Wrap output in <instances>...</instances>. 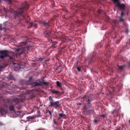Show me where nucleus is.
<instances>
[{
	"label": "nucleus",
	"instance_id": "obj_49",
	"mask_svg": "<svg viewBox=\"0 0 130 130\" xmlns=\"http://www.w3.org/2000/svg\"><path fill=\"white\" fill-rule=\"evenodd\" d=\"M129 41H130V39H129Z\"/></svg>",
	"mask_w": 130,
	"mask_h": 130
},
{
	"label": "nucleus",
	"instance_id": "obj_13",
	"mask_svg": "<svg viewBox=\"0 0 130 130\" xmlns=\"http://www.w3.org/2000/svg\"><path fill=\"white\" fill-rule=\"evenodd\" d=\"M56 83L57 86L59 87H61V84L58 81H57L56 82Z\"/></svg>",
	"mask_w": 130,
	"mask_h": 130
},
{
	"label": "nucleus",
	"instance_id": "obj_26",
	"mask_svg": "<svg viewBox=\"0 0 130 130\" xmlns=\"http://www.w3.org/2000/svg\"><path fill=\"white\" fill-rule=\"evenodd\" d=\"M110 52H109V51L108 52L106 50V53L107 54V55L109 56L110 55Z\"/></svg>",
	"mask_w": 130,
	"mask_h": 130
},
{
	"label": "nucleus",
	"instance_id": "obj_38",
	"mask_svg": "<svg viewBox=\"0 0 130 130\" xmlns=\"http://www.w3.org/2000/svg\"><path fill=\"white\" fill-rule=\"evenodd\" d=\"M129 123L130 124V119L129 120Z\"/></svg>",
	"mask_w": 130,
	"mask_h": 130
},
{
	"label": "nucleus",
	"instance_id": "obj_45",
	"mask_svg": "<svg viewBox=\"0 0 130 130\" xmlns=\"http://www.w3.org/2000/svg\"><path fill=\"white\" fill-rule=\"evenodd\" d=\"M79 105H80L81 104L79 103Z\"/></svg>",
	"mask_w": 130,
	"mask_h": 130
},
{
	"label": "nucleus",
	"instance_id": "obj_16",
	"mask_svg": "<svg viewBox=\"0 0 130 130\" xmlns=\"http://www.w3.org/2000/svg\"><path fill=\"white\" fill-rule=\"evenodd\" d=\"M82 68V66H81L80 67L77 66V69L78 71L80 72L81 71V68Z\"/></svg>",
	"mask_w": 130,
	"mask_h": 130
},
{
	"label": "nucleus",
	"instance_id": "obj_11",
	"mask_svg": "<svg viewBox=\"0 0 130 130\" xmlns=\"http://www.w3.org/2000/svg\"><path fill=\"white\" fill-rule=\"evenodd\" d=\"M112 23L115 26H117L118 25V22L116 20H114L112 21Z\"/></svg>",
	"mask_w": 130,
	"mask_h": 130
},
{
	"label": "nucleus",
	"instance_id": "obj_46",
	"mask_svg": "<svg viewBox=\"0 0 130 130\" xmlns=\"http://www.w3.org/2000/svg\"><path fill=\"white\" fill-rule=\"evenodd\" d=\"M0 113H1V111L0 110Z\"/></svg>",
	"mask_w": 130,
	"mask_h": 130
},
{
	"label": "nucleus",
	"instance_id": "obj_34",
	"mask_svg": "<svg viewBox=\"0 0 130 130\" xmlns=\"http://www.w3.org/2000/svg\"><path fill=\"white\" fill-rule=\"evenodd\" d=\"M53 121H54V123L55 124H57V123L56 122V121H55V119H54Z\"/></svg>",
	"mask_w": 130,
	"mask_h": 130
},
{
	"label": "nucleus",
	"instance_id": "obj_32",
	"mask_svg": "<svg viewBox=\"0 0 130 130\" xmlns=\"http://www.w3.org/2000/svg\"><path fill=\"white\" fill-rule=\"evenodd\" d=\"M101 11H102L101 10H98V12L100 13H101Z\"/></svg>",
	"mask_w": 130,
	"mask_h": 130
},
{
	"label": "nucleus",
	"instance_id": "obj_43",
	"mask_svg": "<svg viewBox=\"0 0 130 130\" xmlns=\"http://www.w3.org/2000/svg\"><path fill=\"white\" fill-rule=\"evenodd\" d=\"M117 130H120V129H117Z\"/></svg>",
	"mask_w": 130,
	"mask_h": 130
},
{
	"label": "nucleus",
	"instance_id": "obj_42",
	"mask_svg": "<svg viewBox=\"0 0 130 130\" xmlns=\"http://www.w3.org/2000/svg\"><path fill=\"white\" fill-rule=\"evenodd\" d=\"M46 111L47 112H48V111H47V110H46Z\"/></svg>",
	"mask_w": 130,
	"mask_h": 130
},
{
	"label": "nucleus",
	"instance_id": "obj_44",
	"mask_svg": "<svg viewBox=\"0 0 130 130\" xmlns=\"http://www.w3.org/2000/svg\"><path fill=\"white\" fill-rule=\"evenodd\" d=\"M5 17H7V15H5Z\"/></svg>",
	"mask_w": 130,
	"mask_h": 130
},
{
	"label": "nucleus",
	"instance_id": "obj_9",
	"mask_svg": "<svg viewBox=\"0 0 130 130\" xmlns=\"http://www.w3.org/2000/svg\"><path fill=\"white\" fill-rule=\"evenodd\" d=\"M12 101L13 102H15L16 104H17L19 102V100L18 99L15 98L13 99Z\"/></svg>",
	"mask_w": 130,
	"mask_h": 130
},
{
	"label": "nucleus",
	"instance_id": "obj_36",
	"mask_svg": "<svg viewBox=\"0 0 130 130\" xmlns=\"http://www.w3.org/2000/svg\"><path fill=\"white\" fill-rule=\"evenodd\" d=\"M94 122L95 123H96L97 122V120L96 119H95L94 120Z\"/></svg>",
	"mask_w": 130,
	"mask_h": 130
},
{
	"label": "nucleus",
	"instance_id": "obj_6",
	"mask_svg": "<svg viewBox=\"0 0 130 130\" xmlns=\"http://www.w3.org/2000/svg\"><path fill=\"white\" fill-rule=\"evenodd\" d=\"M31 78L30 77L29 80L26 83V84L27 85H30L33 86H39L41 85V83H39L37 82H32L30 81V80Z\"/></svg>",
	"mask_w": 130,
	"mask_h": 130
},
{
	"label": "nucleus",
	"instance_id": "obj_35",
	"mask_svg": "<svg viewBox=\"0 0 130 130\" xmlns=\"http://www.w3.org/2000/svg\"><path fill=\"white\" fill-rule=\"evenodd\" d=\"M3 29H4V32H5L6 31V29L5 28V27Z\"/></svg>",
	"mask_w": 130,
	"mask_h": 130
},
{
	"label": "nucleus",
	"instance_id": "obj_4",
	"mask_svg": "<svg viewBox=\"0 0 130 130\" xmlns=\"http://www.w3.org/2000/svg\"><path fill=\"white\" fill-rule=\"evenodd\" d=\"M82 99L88 102L87 106L89 107L91 102L92 100V98L90 95L86 94L82 98Z\"/></svg>",
	"mask_w": 130,
	"mask_h": 130
},
{
	"label": "nucleus",
	"instance_id": "obj_30",
	"mask_svg": "<svg viewBox=\"0 0 130 130\" xmlns=\"http://www.w3.org/2000/svg\"><path fill=\"white\" fill-rule=\"evenodd\" d=\"M124 15V14L123 12H122L121 13V17H122Z\"/></svg>",
	"mask_w": 130,
	"mask_h": 130
},
{
	"label": "nucleus",
	"instance_id": "obj_10",
	"mask_svg": "<svg viewBox=\"0 0 130 130\" xmlns=\"http://www.w3.org/2000/svg\"><path fill=\"white\" fill-rule=\"evenodd\" d=\"M9 110L10 111H13L14 112H15V111L14 109V105H12L10 106L9 107Z\"/></svg>",
	"mask_w": 130,
	"mask_h": 130
},
{
	"label": "nucleus",
	"instance_id": "obj_15",
	"mask_svg": "<svg viewBox=\"0 0 130 130\" xmlns=\"http://www.w3.org/2000/svg\"><path fill=\"white\" fill-rule=\"evenodd\" d=\"M11 73H10L8 76V79H12L13 78V76L11 74Z\"/></svg>",
	"mask_w": 130,
	"mask_h": 130
},
{
	"label": "nucleus",
	"instance_id": "obj_25",
	"mask_svg": "<svg viewBox=\"0 0 130 130\" xmlns=\"http://www.w3.org/2000/svg\"><path fill=\"white\" fill-rule=\"evenodd\" d=\"M47 111H48V112L49 113V114L51 116H52V112L51 111H50V110H49L48 109H47Z\"/></svg>",
	"mask_w": 130,
	"mask_h": 130
},
{
	"label": "nucleus",
	"instance_id": "obj_41",
	"mask_svg": "<svg viewBox=\"0 0 130 130\" xmlns=\"http://www.w3.org/2000/svg\"><path fill=\"white\" fill-rule=\"evenodd\" d=\"M59 67H57V69H58Z\"/></svg>",
	"mask_w": 130,
	"mask_h": 130
},
{
	"label": "nucleus",
	"instance_id": "obj_28",
	"mask_svg": "<svg viewBox=\"0 0 130 130\" xmlns=\"http://www.w3.org/2000/svg\"><path fill=\"white\" fill-rule=\"evenodd\" d=\"M119 19L120 21H123V19L121 17H120Z\"/></svg>",
	"mask_w": 130,
	"mask_h": 130
},
{
	"label": "nucleus",
	"instance_id": "obj_20",
	"mask_svg": "<svg viewBox=\"0 0 130 130\" xmlns=\"http://www.w3.org/2000/svg\"><path fill=\"white\" fill-rule=\"evenodd\" d=\"M3 10L6 13H7L9 11L8 9H6L5 8H3Z\"/></svg>",
	"mask_w": 130,
	"mask_h": 130
},
{
	"label": "nucleus",
	"instance_id": "obj_18",
	"mask_svg": "<svg viewBox=\"0 0 130 130\" xmlns=\"http://www.w3.org/2000/svg\"><path fill=\"white\" fill-rule=\"evenodd\" d=\"M49 100L50 101V102H53L54 100L53 99V98L52 96H50L49 97Z\"/></svg>",
	"mask_w": 130,
	"mask_h": 130
},
{
	"label": "nucleus",
	"instance_id": "obj_17",
	"mask_svg": "<svg viewBox=\"0 0 130 130\" xmlns=\"http://www.w3.org/2000/svg\"><path fill=\"white\" fill-rule=\"evenodd\" d=\"M3 24L5 25V26H6L9 25V23L8 22H5L3 23Z\"/></svg>",
	"mask_w": 130,
	"mask_h": 130
},
{
	"label": "nucleus",
	"instance_id": "obj_1",
	"mask_svg": "<svg viewBox=\"0 0 130 130\" xmlns=\"http://www.w3.org/2000/svg\"><path fill=\"white\" fill-rule=\"evenodd\" d=\"M26 43L25 42L21 43L19 45L18 48H15L14 50L15 54L13 52H9L7 51H0V58L3 59L5 57L8 56L13 62L12 63L14 65V68L17 69L22 68L21 66L19 64L15 63V59L13 58L15 54L17 55H20L24 52L25 51L27 50V51L29 50L28 47L25 45Z\"/></svg>",
	"mask_w": 130,
	"mask_h": 130
},
{
	"label": "nucleus",
	"instance_id": "obj_3",
	"mask_svg": "<svg viewBox=\"0 0 130 130\" xmlns=\"http://www.w3.org/2000/svg\"><path fill=\"white\" fill-rule=\"evenodd\" d=\"M116 3L115 6L118 7L120 9L123 10L125 8V5L124 4H121L120 0H112Z\"/></svg>",
	"mask_w": 130,
	"mask_h": 130
},
{
	"label": "nucleus",
	"instance_id": "obj_39",
	"mask_svg": "<svg viewBox=\"0 0 130 130\" xmlns=\"http://www.w3.org/2000/svg\"><path fill=\"white\" fill-rule=\"evenodd\" d=\"M2 123L1 122H0V125H2Z\"/></svg>",
	"mask_w": 130,
	"mask_h": 130
},
{
	"label": "nucleus",
	"instance_id": "obj_31",
	"mask_svg": "<svg viewBox=\"0 0 130 130\" xmlns=\"http://www.w3.org/2000/svg\"><path fill=\"white\" fill-rule=\"evenodd\" d=\"M2 24H0V30H2Z\"/></svg>",
	"mask_w": 130,
	"mask_h": 130
},
{
	"label": "nucleus",
	"instance_id": "obj_21",
	"mask_svg": "<svg viewBox=\"0 0 130 130\" xmlns=\"http://www.w3.org/2000/svg\"><path fill=\"white\" fill-rule=\"evenodd\" d=\"M37 114L38 115H37V117H41V115H40V111L39 110H38L37 111Z\"/></svg>",
	"mask_w": 130,
	"mask_h": 130
},
{
	"label": "nucleus",
	"instance_id": "obj_22",
	"mask_svg": "<svg viewBox=\"0 0 130 130\" xmlns=\"http://www.w3.org/2000/svg\"><path fill=\"white\" fill-rule=\"evenodd\" d=\"M124 66H119V68L120 70H122L123 69V68L124 67Z\"/></svg>",
	"mask_w": 130,
	"mask_h": 130
},
{
	"label": "nucleus",
	"instance_id": "obj_47",
	"mask_svg": "<svg viewBox=\"0 0 130 130\" xmlns=\"http://www.w3.org/2000/svg\"><path fill=\"white\" fill-rule=\"evenodd\" d=\"M118 11L117 12V14L118 13Z\"/></svg>",
	"mask_w": 130,
	"mask_h": 130
},
{
	"label": "nucleus",
	"instance_id": "obj_24",
	"mask_svg": "<svg viewBox=\"0 0 130 130\" xmlns=\"http://www.w3.org/2000/svg\"><path fill=\"white\" fill-rule=\"evenodd\" d=\"M42 83L44 85H46L48 84V83L46 82L43 81Z\"/></svg>",
	"mask_w": 130,
	"mask_h": 130
},
{
	"label": "nucleus",
	"instance_id": "obj_37",
	"mask_svg": "<svg viewBox=\"0 0 130 130\" xmlns=\"http://www.w3.org/2000/svg\"><path fill=\"white\" fill-rule=\"evenodd\" d=\"M57 43V42H55L54 43V45H55Z\"/></svg>",
	"mask_w": 130,
	"mask_h": 130
},
{
	"label": "nucleus",
	"instance_id": "obj_48",
	"mask_svg": "<svg viewBox=\"0 0 130 130\" xmlns=\"http://www.w3.org/2000/svg\"><path fill=\"white\" fill-rule=\"evenodd\" d=\"M129 65H130V62L129 63Z\"/></svg>",
	"mask_w": 130,
	"mask_h": 130
},
{
	"label": "nucleus",
	"instance_id": "obj_33",
	"mask_svg": "<svg viewBox=\"0 0 130 130\" xmlns=\"http://www.w3.org/2000/svg\"><path fill=\"white\" fill-rule=\"evenodd\" d=\"M43 60V59L42 58H40L39 59V60L40 61H42Z\"/></svg>",
	"mask_w": 130,
	"mask_h": 130
},
{
	"label": "nucleus",
	"instance_id": "obj_27",
	"mask_svg": "<svg viewBox=\"0 0 130 130\" xmlns=\"http://www.w3.org/2000/svg\"><path fill=\"white\" fill-rule=\"evenodd\" d=\"M96 54L95 53H93L92 55V58H94V57L95 56H96Z\"/></svg>",
	"mask_w": 130,
	"mask_h": 130
},
{
	"label": "nucleus",
	"instance_id": "obj_19",
	"mask_svg": "<svg viewBox=\"0 0 130 130\" xmlns=\"http://www.w3.org/2000/svg\"><path fill=\"white\" fill-rule=\"evenodd\" d=\"M92 58H88L86 60V61L91 62L92 60Z\"/></svg>",
	"mask_w": 130,
	"mask_h": 130
},
{
	"label": "nucleus",
	"instance_id": "obj_2",
	"mask_svg": "<svg viewBox=\"0 0 130 130\" xmlns=\"http://www.w3.org/2000/svg\"><path fill=\"white\" fill-rule=\"evenodd\" d=\"M22 6V7L19 8V9L20 10H21V11L18 12L16 11L14 12V14L15 16H16L18 15H22V13H23V10L25 9H27L28 8V3L26 2H25L23 4Z\"/></svg>",
	"mask_w": 130,
	"mask_h": 130
},
{
	"label": "nucleus",
	"instance_id": "obj_14",
	"mask_svg": "<svg viewBox=\"0 0 130 130\" xmlns=\"http://www.w3.org/2000/svg\"><path fill=\"white\" fill-rule=\"evenodd\" d=\"M58 115L61 117H63L64 118L66 117V115L65 114L62 113H59Z\"/></svg>",
	"mask_w": 130,
	"mask_h": 130
},
{
	"label": "nucleus",
	"instance_id": "obj_12",
	"mask_svg": "<svg viewBox=\"0 0 130 130\" xmlns=\"http://www.w3.org/2000/svg\"><path fill=\"white\" fill-rule=\"evenodd\" d=\"M52 93L56 94H58L59 93V92L58 91L55 90H53L52 91Z\"/></svg>",
	"mask_w": 130,
	"mask_h": 130
},
{
	"label": "nucleus",
	"instance_id": "obj_7",
	"mask_svg": "<svg viewBox=\"0 0 130 130\" xmlns=\"http://www.w3.org/2000/svg\"><path fill=\"white\" fill-rule=\"evenodd\" d=\"M39 23L42 25L45 26H48V23L44 21H40L39 22Z\"/></svg>",
	"mask_w": 130,
	"mask_h": 130
},
{
	"label": "nucleus",
	"instance_id": "obj_8",
	"mask_svg": "<svg viewBox=\"0 0 130 130\" xmlns=\"http://www.w3.org/2000/svg\"><path fill=\"white\" fill-rule=\"evenodd\" d=\"M28 24L29 26L27 27L28 28H30L32 26H34L35 27H36L37 26L36 24L34 23H31L29 22H28Z\"/></svg>",
	"mask_w": 130,
	"mask_h": 130
},
{
	"label": "nucleus",
	"instance_id": "obj_51",
	"mask_svg": "<svg viewBox=\"0 0 130 130\" xmlns=\"http://www.w3.org/2000/svg\"><path fill=\"white\" fill-rule=\"evenodd\" d=\"M1 1V0H0V1Z\"/></svg>",
	"mask_w": 130,
	"mask_h": 130
},
{
	"label": "nucleus",
	"instance_id": "obj_5",
	"mask_svg": "<svg viewBox=\"0 0 130 130\" xmlns=\"http://www.w3.org/2000/svg\"><path fill=\"white\" fill-rule=\"evenodd\" d=\"M60 102L57 101L55 102H50V105H49L50 107H53L54 108L57 109L60 106L59 104Z\"/></svg>",
	"mask_w": 130,
	"mask_h": 130
},
{
	"label": "nucleus",
	"instance_id": "obj_29",
	"mask_svg": "<svg viewBox=\"0 0 130 130\" xmlns=\"http://www.w3.org/2000/svg\"><path fill=\"white\" fill-rule=\"evenodd\" d=\"M100 116L102 117H105V115H100Z\"/></svg>",
	"mask_w": 130,
	"mask_h": 130
},
{
	"label": "nucleus",
	"instance_id": "obj_23",
	"mask_svg": "<svg viewBox=\"0 0 130 130\" xmlns=\"http://www.w3.org/2000/svg\"><path fill=\"white\" fill-rule=\"evenodd\" d=\"M34 117H27V119H34Z\"/></svg>",
	"mask_w": 130,
	"mask_h": 130
},
{
	"label": "nucleus",
	"instance_id": "obj_40",
	"mask_svg": "<svg viewBox=\"0 0 130 130\" xmlns=\"http://www.w3.org/2000/svg\"><path fill=\"white\" fill-rule=\"evenodd\" d=\"M78 61H77V63H76L77 64H78Z\"/></svg>",
	"mask_w": 130,
	"mask_h": 130
},
{
	"label": "nucleus",
	"instance_id": "obj_50",
	"mask_svg": "<svg viewBox=\"0 0 130 130\" xmlns=\"http://www.w3.org/2000/svg\"><path fill=\"white\" fill-rule=\"evenodd\" d=\"M26 130V129H25V130Z\"/></svg>",
	"mask_w": 130,
	"mask_h": 130
}]
</instances>
